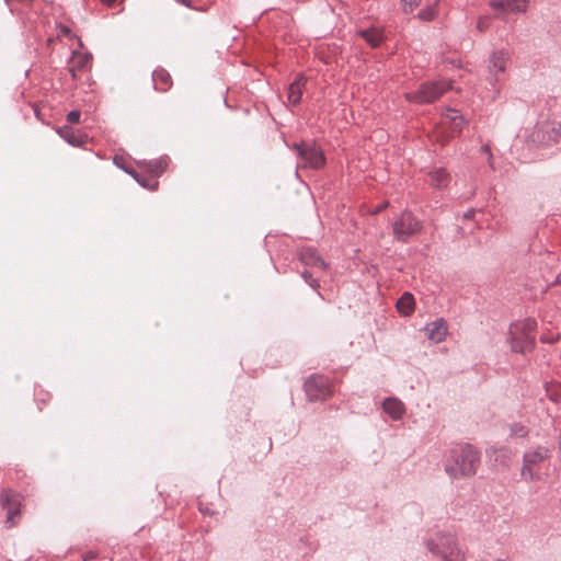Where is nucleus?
Here are the masks:
<instances>
[{
    "label": "nucleus",
    "mask_w": 561,
    "mask_h": 561,
    "mask_svg": "<svg viewBox=\"0 0 561 561\" xmlns=\"http://www.w3.org/2000/svg\"><path fill=\"white\" fill-rule=\"evenodd\" d=\"M431 185L437 188H445L450 182V175L445 169H435L428 173Z\"/></svg>",
    "instance_id": "obj_20"
},
{
    "label": "nucleus",
    "mask_w": 561,
    "mask_h": 561,
    "mask_svg": "<svg viewBox=\"0 0 561 561\" xmlns=\"http://www.w3.org/2000/svg\"><path fill=\"white\" fill-rule=\"evenodd\" d=\"M397 310L400 314L409 317L414 312L415 300L412 294L404 293L397 301Z\"/></svg>",
    "instance_id": "obj_18"
},
{
    "label": "nucleus",
    "mask_w": 561,
    "mask_h": 561,
    "mask_svg": "<svg viewBox=\"0 0 561 561\" xmlns=\"http://www.w3.org/2000/svg\"><path fill=\"white\" fill-rule=\"evenodd\" d=\"M59 135L73 146H80L83 144L81 136L77 135L76 131L69 127L59 129Z\"/></svg>",
    "instance_id": "obj_22"
},
{
    "label": "nucleus",
    "mask_w": 561,
    "mask_h": 561,
    "mask_svg": "<svg viewBox=\"0 0 561 561\" xmlns=\"http://www.w3.org/2000/svg\"><path fill=\"white\" fill-rule=\"evenodd\" d=\"M492 24V18L489 15H481L477 21V30L479 32H485Z\"/></svg>",
    "instance_id": "obj_25"
},
{
    "label": "nucleus",
    "mask_w": 561,
    "mask_h": 561,
    "mask_svg": "<svg viewBox=\"0 0 561 561\" xmlns=\"http://www.w3.org/2000/svg\"><path fill=\"white\" fill-rule=\"evenodd\" d=\"M479 463L478 451L470 445H462L450 451L445 469L453 479L469 478L476 474Z\"/></svg>",
    "instance_id": "obj_1"
},
{
    "label": "nucleus",
    "mask_w": 561,
    "mask_h": 561,
    "mask_svg": "<svg viewBox=\"0 0 561 561\" xmlns=\"http://www.w3.org/2000/svg\"><path fill=\"white\" fill-rule=\"evenodd\" d=\"M382 407L385 412L388 413L394 420H400L404 414L403 403L396 398H389L385 400Z\"/></svg>",
    "instance_id": "obj_19"
},
{
    "label": "nucleus",
    "mask_w": 561,
    "mask_h": 561,
    "mask_svg": "<svg viewBox=\"0 0 561 561\" xmlns=\"http://www.w3.org/2000/svg\"><path fill=\"white\" fill-rule=\"evenodd\" d=\"M299 168L320 169L325 163L322 150L314 144L302 142L296 146Z\"/></svg>",
    "instance_id": "obj_5"
},
{
    "label": "nucleus",
    "mask_w": 561,
    "mask_h": 561,
    "mask_svg": "<svg viewBox=\"0 0 561 561\" xmlns=\"http://www.w3.org/2000/svg\"><path fill=\"white\" fill-rule=\"evenodd\" d=\"M101 1H102V3H104L108 7L113 5L116 2V0H101Z\"/></svg>",
    "instance_id": "obj_34"
},
{
    "label": "nucleus",
    "mask_w": 561,
    "mask_h": 561,
    "mask_svg": "<svg viewBox=\"0 0 561 561\" xmlns=\"http://www.w3.org/2000/svg\"><path fill=\"white\" fill-rule=\"evenodd\" d=\"M558 449L561 453V433H560V436L558 438Z\"/></svg>",
    "instance_id": "obj_36"
},
{
    "label": "nucleus",
    "mask_w": 561,
    "mask_h": 561,
    "mask_svg": "<svg viewBox=\"0 0 561 561\" xmlns=\"http://www.w3.org/2000/svg\"><path fill=\"white\" fill-rule=\"evenodd\" d=\"M95 558V553L94 552H87L84 556H83V561H89V560H92Z\"/></svg>",
    "instance_id": "obj_33"
},
{
    "label": "nucleus",
    "mask_w": 561,
    "mask_h": 561,
    "mask_svg": "<svg viewBox=\"0 0 561 561\" xmlns=\"http://www.w3.org/2000/svg\"><path fill=\"white\" fill-rule=\"evenodd\" d=\"M546 393L551 401L561 402V382L547 383Z\"/></svg>",
    "instance_id": "obj_23"
},
{
    "label": "nucleus",
    "mask_w": 561,
    "mask_h": 561,
    "mask_svg": "<svg viewBox=\"0 0 561 561\" xmlns=\"http://www.w3.org/2000/svg\"><path fill=\"white\" fill-rule=\"evenodd\" d=\"M449 89H451V84L445 80L425 82L415 92H408L404 96L408 101L414 103H433Z\"/></svg>",
    "instance_id": "obj_3"
},
{
    "label": "nucleus",
    "mask_w": 561,
    "mask_h": 561,
    "mask_svg": "<svg viewBox=\"0 0 561 561\" xmlns=\"http://www.w3.org/2000/svg\"><path fill=\"white\" fill-rule=\"evenodd\" d=\"M403 2V11L404 12H412L416 7L420 5L421 0H410L407 2L405 0H402Z\"/></svg>",
    "instance_id": "obj_27"
},
{
    "label": "nucleus",
    "mask_w": 561,
    "mask_h": 561,
    "mask_svg": "<svg viewBox=\"0 0 561 561\" xmlns=\"http://www.w3.org/2000/svg\"><path fill=\"white\" fill-rule=\"evenodd\" d=\"M420 230V221L410 211L402 213L392 224L393 236L398 241H407Z\"/></svg>",
    "instance_id": "obj_6"
},
{
    "label": "nucleus",
    "mask_w": 561,
    "mask_h": 561,
    "mask_svg": "<svg viewBox=\"0 0 561 561\" xmlns=\"http://www.w3.org/2000/svg\"><path fill=\"white\" fill-rule=\"evenodd\" d=\"M542 342H553L554 339H547L546 336H541Z\"/></svg>",
    "instance_id": "obj_35"
},
{
    "label": "nucleus",
    "mask_w": 561,
    "mask_h": 561,
    "mask_svg": "<svg viewBox=\"0 0 561 561\" xmlns=\"http://www.w3.org/2000/svg\"><path fill=\"white\" fill-rule=\"evenodd\" d=\"M423 331L431 342L442 343L447 336L448 325L443 318H439L426 324Z\"/></svg>",
    "instance_id": "obj_12"
},
{
    "label": "nucleus",
    "mask_w": 561,
    "mask_h": 561,
    "mask_svg": "<svg viewBox=\"0 0 561 561\" xmlns=\"http://www.w3.org/2000/svg\"><path fill=\"white\" fill-rule=\"evenodd\" d=\"M440 535L427 541V549L435 556L440 557V550H446V546L438 540Z\"/></svg>",
    "instance_id": "obj_24"
},
{
    "label": "nucleus",
    "mask_w": 561,
    "mask_h": 561,
    "mask_svg": "<svg viewBox=\"0 0 561 561\" xmlns=\"http://www.w3.org/2000/svg\"><path fill=\"white\" fill-rule=\"evenodd\" d=\"M306 78L299 75L288 87L287 100L293 105L298 104L301 101L304 88L306 85Z\"/></svg>",
    "instance_id": "obj_15"
},
{
    "label": "nucleus",
    "mask_w": 561,
    "mask_h": 561,
    "mask_svg": "<svg viewBox=\"0 0 561 561\" xmlns=\"http://www.w3.org/2000/svg\"><path fill=\"white\" fill-rule=\"evenodd\" d=\"M67 121L71 124H78L80 122V112L71 111L67 115Z\"/></svg>",
    "instance_id": "obj_29"
},
{
    "label": "nucleus",
    "mask_w": 561,
    "mask_h": 561,
    "mask_svg": "<svg viewBox=\"0 0 561 561\" xmlns=\"http://www.w3.org/2000/svg\"><path fill=\"white\" fill-rule=\"evenodd\" d=\"M2 507L7 511V523L10 526L18 524L20 519V508L22 505V496L12 491H3L1 493Z\"/></svg>",
    "instance_id": "obj_9"
},
{
    "label": "nucleus",
    "mask_w": 561,
    "mask_h": 561,
    "mask_svg": "<svg viewBox=\"0 0 561 561\" xmlns=\"http://www.w3.org/2000/svg\"><path fill=\"white\" fill-rule=\"evenodd\" d=\"M510 60V54L506 50L494 51L489 60V72L491 79L495 82L501 81L504 78L507 62Z\"/></svg>",
    "instance_id": "obj_11"
},
{
    "label": "nucleus",
    "mask_w": 561,
    "mask_h": 561,
    "mask_svg": "<svg viewBox=\"0 0 561 561\" xmlns=\"http://www.w3.org/2000/svg\"><path fill=\"white\" fill-rule=\"evenodd\" d=\"M550 449L545 446H538L535 449L525 453L520 470L523 479L526 481L540 480L539 466L550 457Z\"/></svg>",
    "instance_id": "obj_4"
},
{
    "label": "nucleus",
    "mask_w": 561,
    "mask_h": 561,
    "mask_svg": "<svg viewBox=\"0 0 561 561\" xmlns=\"http://www.w3.org/2000/svg\"><path fill=\"white\" fill-rule=\"evenodd\" d=\"M387 207H388V202H385V203L380 204L379 206H377L374 210H371V214L376 215V214L382 211Z\"/></svg>",
    "instance_id": "obj_32"
},
{
    "label": "nucleus",
    "mask_w": 561,
    "mask_h": 561,
    "mask_svg": "<svg viewBox=\"0 0 561 561\" xmlns=\"http://www.w3.org/2000/svg\"><path fill=\"white\" fill-rule=\"evenodd\" d=\"M443 124L448 125L450 127V133L448 135H444V130L439 127L435 131V137L437 141H440L443 145L455 135L459 134L463 126L466 125L465 118L459 114L457 110L448 108L444 114Z\"/></svg>",
    "instance_id": "obj_7"
},
{
    "label": "nucleus",
    "mask_w": 561,
    "mask_h": 561,
    "mask_svg": "<svg viewBox=\"0 0 561 561\" xmlns=\"http://www.w3.org/2000/svg\"><path fill=\"white\" fill-rule=\"evenodd\" d=\"M537 322L535 319H524L510 325L507 342L516 353H526L535 347Z\"/></svg>",
    "instance_id": "obj_2"
},
{
    "label": "nucleus",
    "mask_w": 561,
    "mask_h": 561,
    "mask_svg": "<svg viewBox=\"0 0 561 561\" xmlns=\"http://www.w3.org/2000/svg\"><path fill=\"white\" fill-rule=\"evenodd\" d=\"M114 162H115L117 165H119V164H118V158H117V157H115V158H114Z\"/></svg>",
    "instance_id": "obj_37"
},
{
    "label": "nucleus",
    "mask_w": 561,
    "mask_h": 561,
    "mask_svg": "<svg viewBox=\"0 0 561 561\" xmlns=\"http://www.w3.org/2000/svg\"><path fill=\"white\" fill-rule=\"evenodd\" d=\"M438 540L446 546V550H440V558L444 561H465V554L453 536H439Z\"/></svg>",
    "instance_id": "obj_13"
},
{
    "label": "nucleus",
    "mask_w": 561,
    "mask_h": 561,
    "mask_svg": "<svg viewBox=\"0 0 561 561\" xmlns=\"http://www.w3.org/2000/svg\"><path fill=\"white\" fill-rule=\"evenodd\" d=\"M305 391L310 400H323L332 393L328 380L322 376L308 378L305 382Z\"/></svg>",
    "instance_id": "obj_10"
},
{
    "label": "nucleus",
    "mask_w": 561,
    "mask_h": 561,
    "mask_svg": "<svg viewBox=\"0 0 561 561\" xmlns=\"http://www.w3.org/2000/svg\"><path fill=\"white\" fill-rule=\"evenodd\" d=\"M302 276H304V278H305L306 280H308V282H309V284H310L312 287H318V286H319V284H318L314 279L309 280V277H311V274H309V272H308V271H305V272L302 273Z\"/></svg>",
    "instance_id": "obj_31"
},
{
    "label": "nucleus",
    "mask_w": 561,
    "mask_h": 561,
    "mask_svg": "<svg viewBox=\"0 0 561 561\" xmlns=\"http://www.w3.org/2000/svg\"><path fill=\"white\" fill-rule=\"evenodd\" d=\"M58 28H59V31H58L59 36H70L71 35V31L68 26L60 25Z\"/></svg>",
    "instance_id": "obj_30"
},
{
    "label": "nucleus",
    "mask_w": 561,
    "mask_h": 561,
    "mask_svg": "<svg viewBox=\"0 0 561 561\" xmlns=\"http://www.w3.org/2000/svg\"><path fill=\"white\" fill-rule=\"evenodd\" d=\"M91 61V55L88 53L73 51L69 59L68 70L73 80L79 78L81 71L88 68Z\"/></svg>",
    "instance_id": "obj_14"
},
{
    "label": "nucleus",
    "mask_w": 561,
    "mask_h": 561,
    "mask_svg": "<svg viewBox=\"0 0 561 561\" xmlns=\"http://www.w3.org/2000/svg\"><path fill=\"white\" fill-rule=\"evenodd\" d=\"M300 260L307 266L319 268L321 271H323L327 266L325 262L321 259L317 251L311 248L301 250Z\"/></svg>",
    "instance_id": "obj_16"
},
{
    "label": "nucleus",
    "mask_w": 561,
    "mask_h": 561,
    "mask_svg": "<svg viewBox=\"0 0 561 561\" xmlns=\"http://www.w3.org/2000/svg\"><path fill=\"white\" fill-rule=\"evenodd\" d=\"M490 7L495 11V16L505 19L508 14L525 13L528 0H492Z\"/></svg>",
    "instance_id": "obj_8"
},
{
    "label": "nucleus",
    "mask_w": 561,
    "mask_h": 561,
    "mask_svg": "<svg viewBox=\"0 0 561 561\" xmlns=\"http://www.w3.org/2000/svg\"><path fill=\"white\" fill-rule=\"evenodd\" d=\"M437 11L435 7H427L419 13V19L422 21H432L435 19Z\"/></svg>",
    "instance_id": "obj_26"
},
{
    "label": "nucleus",
    "mask_w": 561,
    "mask_h": 561,
    "mask_svg": "<svg viewBox=\"0 0 561 561\" xmlns=\"http://www.w3.org/2000/svg\"><path fill=\"white\" fill-rule=\"evenodd\" d=\"M154 89L160 92L168 91L172 85L170 73L164 69H157L152 75Z\"/></svg>",
    "instance_id": "obj_17"
},
{
    "label": "nucleus",
    "mask_w": 561,
    "mask_h": 561,
    "mask_svg": "<svg viewBox=\"0 0 561 561\" xmlns=\"http://www.w3.org/2000/svg\"><path fill=\"white\" fill-rule=\"evenodd\" d=\"M512 432L514 435L519 436V437H524L528 433L527 428L523 425H514L512 427Z\"/></svg>",
    "instance_id": "obj_28"
},
{
    "label": "nucleus",
    "mask_w": 561,
    "mask_h": 561,
    "mask_svg": "<svg viewBox=\"0 0 561 561\" xmlns=\"http://www.w3.org/2000/svg\"><path fill=\"white\" fill-rule=\"evenodd\" d=\"M358 34L371 46L377 47L383 39V34L380 28L371 27L362 30Z\"/></svg>",
    "instance_id": "obj_21"
}]
</instances>
